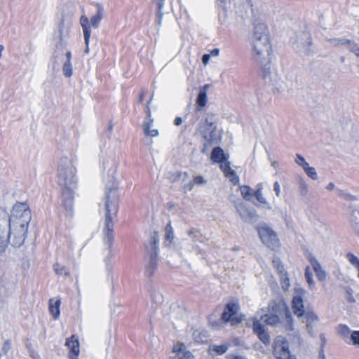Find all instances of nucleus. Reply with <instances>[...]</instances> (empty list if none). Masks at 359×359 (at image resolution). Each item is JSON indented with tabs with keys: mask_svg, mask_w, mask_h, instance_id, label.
<instances>
[{
	"mask_svg": "<svg viewBox=\"0 0 359 359\" xmlns=\"http://www.w3.org/2000/svg\"><path fill=\"white\" fill-rule=\"evenodd\" d=\"M266 0H252V32L250 44L254 60L260 67V74L263 79L268 84H274L276 74L271 69V60L273 55V46L271 39L270 31L268 26L264 22Z\"/></svg>",
	"mask_w": 359,
	"mask_h": 359,
	"instance_id": "1",
	"label": "nucleus"
},
{
	"mask_svg": "<svg viewBox=\"0 0 359 359\" xmlns=\"http://www.w3.org/2000/svg\"><path fill=\"white\" fill-rule=\"evenodd\" d=\"M76 172V168L69 158L62 157L60 159L57 169V181L60 187L59 200L65 215L69 218L74 215V190L78 183Z\"/></svg>",
	"mask_w": 359,
	"mask_h": 359,
	"instance_id": "2",
	"label": "nucleus"
},
{
	"mask_svg": "<svg viewBox=\"0 0 359 359\" xmlns=\"http://www.w3.org/2000/svg\"><path fill=\"white\" fill-rule=\"evenodd\" d=\"M118 196L117 194L116 187H107L106 190V202H105V220L104 228V243L107 245L108 255L107 259L113 257L112 245L114 243V222L112 217L116 216L118 212Z\"/></svg>",
	"mask_w": 359,
	"mask_h": 359,
	"instance_id": "3",
	"label": "nucleus"
},
{
	"mask_svg": "<svg viewBox=\"0 0 359 359\" xmlns=\"http://www.w3.org/2000/svg\"><path fill=\"white\" fill-rule=\"evenodd\" d=\"M240 305L233 301L227 302L224 306L221 317L218 320L214 319V315L209 316L208 321L210 325L216 330H220L224 327L226 324L231 326H237L244 320L245 315L239 313Z\"/></svg>",
	"mask_w": 359,
	"mask_h": 359,
	"instance_id": "4",
	"label": "nucleus"
},
{
	"mask_svg": "<svg viewBox=\"0 0 359 359\" xmlns=\"http://www.w3.org/2000/svg\"><path fill=\"white\" fill-rule=\"evenodd\" d=\"M217 119L215 115L208 114L200 132L203 140L202 153H206L212 145L217 143Z\"/></svg>",
	"mask_w": 359,
	"mask_h": 359,
	"instance_id": "5",
	"label": "nucleus"
},
{
	"mask_svg": "<svg viewBox=\"0 0 359 359\" xmlns=\"http://www.w3.org/2000/svg\"><path fill=\"white\" fill-rule=\"evenodd\" d=\"M9 216L11 226L28 229L32 219V213L27 203H16Z\"/></svg>",
	"mask_w": 359,
	"mask_h": 359,
	"instance_id": "6",
	"label": "nucleus"
},
{
	"mask_svg": "<svg viewBox=\"0 0 359 359\" xmlns=\"http://www.w3.org/2000/svg\"><path fill=\"white\" fill-rule=\"evenodd\" d=\"M279 322L280 319L277 314H264L260 317V319H255L253 322L254 332L260 341L265 345H267L270 342V337L265 329V325L262 323L269 325L276 326Z\"/></svg>",
	"mask_w": 359,
	"mask_h": 359,
	"instance_id": "7",
	"label": "nucleus"
},
{
	"mask_svg": "<svg viewBox=\"0 0 359 359\" xmlns=\"http://www.w3.org/2000/svg\"><path fill=\"white\" fill-rule=\"evenodd\" d=\"M292 48L301 55H309L313 53L311 34L306 32L295 34L290 39Z\"/></svg>",
	"mask_w": 359,
	"mask_h": 359,
	"instance_id": "8",
	"label": "nucleus"
},
{
	"mask_svg": "<svg viewBox=\"0 0 359 359\" xmlns=\"http://www.w3.org/2000/svg\"><path fill=\"white\" fill-rule=\"evenodd\" d=\"M158 238L156 232L151 237L149 246H147V250L149 254V259L145 265L144 274L147 277L154 276L158 269Z\"/></svg>",
	"mask_w": 359,
	"mask_h": 359,
	"instance_id": "9",
	"label": "nucleus"
},
{
	"mask_svg": "<svg viewBox=\"0 0 359 359\" xmlns=\"http://www.w3.org/2000/svg\"><path fill=\"white\" fill-rule=\"evenodd\" d=\"M256 230L262 242L268 248L276 250L280 246V241L276 233L266 223H260L256 226Z\"/></svg>",
	"mask_w": 359,
	"mask_h": 359,
	"instance_id": "10",
	"label": "nucleus"
},
{
	"mask_svg": "<svg viewBox=\"0 0 359 359\" xmlns=\"http://www.w3.org/2000/svg\"><path fill=\"white\" fill-rule=\"evenodd\" d=\"M263 189L264 184L262 182L257 184L255 190L248 187V201H251L258 208L271 210L273 207L264 196Z\"/></svg>",
	"mask_w": 359,
	"mask_h": 359,
	"instance_id": "11",
	"label": "nucleus"
},
{
	"mask_svg": "<svg viewBox=\"0 0 359 359\" xmlns=\"http://www.w3.org/2000/svg\"><path fill=\"white\" fill-rule=\"evenodd\" d=\"M11 228L8 212L0 208V252H4L8 245V231Z\"/></svg>",
	"mask_w": 359,
	"mask_h": 359,
	"instance_id": "12",
	"label": "nucleus"
},
{
	"mask_svg": "<svg viewBox=\"0 0 359 359\" xmlns=\"http://www.w3.org/2000/svg\"><path fill=\"white\" fill-rule=\"evenodd\" d=\"M273 355L277 359H297L289 350V344L286 339L278 336L274 341Z\"/></svg>",
	"mask_w": 359,
	"mask_h": 359,
	"instance_id": "13",
	"label": "nucleus"
},
{
	"mask_svg": "<svg viewBox=\"0 0 359 359\" xmlns=\"http://www.w3.org/2000/svg\"><path fill=\"white\" fill-rule=\"evenodd\" d=\"M28 229L11 226L8 231V243L14 248H20L25 243Z\"/></svg>",
	"mask_w": 359,
	"mask_h": 359,
	"instance_id": "14",
	"label": "nucleus"
},
{
	"mask_svg": "<svg viewBox=\"0 0 359 359\" xmlns=\"http://www.w3.org/2000/svg\"><path fill=\"white\" fill-rule=\"evenodd\" d=\"M304 294V290L302 288L295 289V295L292 299V309L294 313L298 317L303 316L305 313L304 302L302 299Z\"/></svg>",
	"mask_w": 359,
	"mask_h": 359,
	"instance_id": "15",
	"label": "nucleus"
},
{
	"mask_svg": "<svg viewBox=\"0 0 359 359\" xmlns=\"http://www.w3.org/2000/svg\"><path fill=\"white\" fill-rule=\"evenodd\" d=\"M65 345L69 349V359H79V342L78 337L75 335H72L70 337L67 338Z\"/></svg>",
	"mask_w": 359,
	"mask_h": 359,
	"instance_id": "16",
	"label": "nucleus"
},
{
	"mask_svg": "<svg viewBox=\"0 0 359 359\" xmlns=\"http://www.w3.org/2000/svg\"><path fill=\"white\" fill-rule=\"evenodd\" d=\"M219 168L224 172V175L228 177L234 185L238 184L239 178L236 172L231 169L229 161L227 160L226 161H223L222 163L219 164Z\"/></svg>",
	"mask_w": 359,
	"mask_h": 359,
	"instance_id": "17",
	"label": "nucleus"
},
{
	"mask_svg": "<svg viewBox=\"0 0 359 359\" xmlns=\"http://www.w3.org/2000/svg\"><path fill=\"white\" fill-rule=\"evenodd\" d=\"M229 200L234 204V206L240 216L243 219L247 218V207L243 200L237 198L233 195L230 196Z\"/></svg>",
	"mask_w": 359,
	"mask_h": 359,
	"instance_id": "18",
	"label": "nucleus"
},
{
	"mask_svg": "<svg viewBox=\"0 0 359 359\" xmlns=\"http://www.w3.org/2000/svg\"><path fill=\"white\" fill-rule=\"evenodd\" d=\"M97 12L95 15H93L90 20V27L94 29H97L102 19L104 17V8L102 5L100 3H96Z\"/></svg>",
	"mask_w": 359,
	"mask_h": 359,
	"instance_id": "19",
	"label": "nucleus"
},
{
	"mask_svg": "<svg viewBox=\"0 0 359 359\" xmlns=\"http://www.w3.org/2000/svg\"><path fill=\"white\" fill-rule=\"evenodd\" d=\"M349 208L351 209L350 219L352 229L359 236V209L354 206H350Z\"/></svg>",
	"mask_w": 359,
	"mask_h": 359,
	"instance_id": "20",
	"label": "nucleus"
},
{
	"mask_svg": "<svg viewBox=\"0 0 359 359\" xmlns=\"http://www.w3.org/2000/svg\"><path fill=\"white\" fill-rule=\"evenodd\" d=\"M211 160L214 163H218L220 164L222 163L223 161H226L227 160V156L221 147H216L212 151Z\"/></svg>",
	"mask_w": 359,
	"mask_h": 359,
	"instance_id": "21",
	"label": "nucleus"
},
{
	"mask_svg": "<svg viewBox=\"0 0 359 359\" xmlns=\"http://www.w3.org/2000/svg\"><path fill=\"white\" fill-rule=\"evenodd\" d=\"M154 119L151 117L145 118L143 123L144 133L146 136L156 137L158 135V131L156 129L151 130L153 125Z\"/></svg>",
	"mask_w": 359,
	"mask_h": 359,
	"instance_id": "22",
	"label": "nucleus"
},
{
	"mask_svg": "<svg viewBox=\"0 0 359 359\" xmlns=\"http://www.w3.org/2000/svg\"><path fill=\"white\" fill-rule=\"evenodd\" d=\"M60 303V299L55 301L53 299H50L49 300V311L55 320L59 318Z\"/></svg>",
	"mask_w": 359,
	"mask_h": 359,
	"instance_id": "23",
	"label": "nucleus"
},
{
	"mask_svg": "<svg viewBox=\"0 0 359 359\" xmlns=\"http://www.w3.org/2000/svg\"><path fill=\"white\" fill-rule=\"evenodd\" d=\"M80 23L83 28L84 39L86 41L90 37V24L88 18L86 15H82L80 18Z\"/></svg>",
	"mask_w": 359,
	"mask_h": 359,
	"instance_id": "24",
	"label": "nucleus"
},
{
	"mask_svg": "<svg viewBox=\"0 0 359 359\" xmlns=\"http://www.w3.org/2000/svg\"><path fill=\"white\" fill-rule=\"evenodd\" d=\"M187 234L194 243H203L205 240L201 232L196 228H191L187 231Z\"/></svg>",
	"mask_w": 359,
	"mask_h": 359,
	"instance_id": "25",
	"label": "nucleus"
},
{
	"mask_svg": "<svg viewBox=\"0 0 359 359\" xmlns=\"http://www.w3.org/2000/svg\"><path fill=\"white\" fill-rule=\"evenodd\" d=\"M313 269L314 271L316 273V276L319 280L323 281L326 278V273L325 271L321 268L320 264L318 262L315 260L312 263Z\"/></svg>",
	"mask_w": 359,
	"mask_h": 359,
	"instance_id": "26",
	"label": "nucleus"
},
{
	"mask_svg": "<svg viewBox=\"0 0 359 359\" xmlns=\"http://www.w3.org/2000/svg\"><path fill=\"white\" fill-rule=\"evenodd\" d=\"M196 103L198 105L197 110L199 111L201 107L205 106L207 103V93L205 90H201L198 94Z\"/></svg>",
	"mask_w": 359,
	"mask_h": 359,
	"instance_id": "27",
	"label": "nucleus"
},
{
	"mask_svg": "<svg viewBox=\"0 0 359 359\" xmlns=\"http://www.w3.org/2000/svg\"><path fill=\"white\" fill-rule=\"evenodd\" d=\"M53 269L56 274L59 276H68L69 275V269L60 263H55L53 265Z\"/></svg>",
	"mask_w": 359,
	"mask_h": 359,
	"instance_id": "28",
	"label": "nucleus"
},
{
	"mask_svg": "<svg viewBox=\"0 0 359 359\" xmlns=\"http://www.w3.org/2000/svg\"><path fill=\"white\" fill-rule=\"evenodd\" d=\"M298 190L302 196H305L308 194L309 188L306 182L303 178L298 180Z\"/></svg>",
	"mask_w": 359,
	"mask_h": 359,
	"instance_id": "29",
	"label": "nucleus"
},
{
	"mask_svg": "<svg viewBox=\"0 0 359 359\" xmlns=\"http://www.w3.org/2000/svg\"><path fill=\"white\" fill-rule=\"evenodd\" d=\"M165 242H168L169 244L172 243L173 238H174V233H173V229H172V227L171 226V222H169L165 228Z\"/></svg>",
	"mask_w": 359,
	"mask_h": 359,
	"instance_id": "30",
	"label": "nucleus"
},
{
	"mask_svg": "<svg viewBox=\"0 0 359 359\" xmlns=\"http://www.w3.org/2000/svg\"><path fill=\"white\" fill-rule=\"evenodd\" d=\"M280 276V284L283 290L285 291L288 290L290 287V279L287 272L281 273Z\"/></svg>",
	"mask_w": 359,
	"mask_h": 359,
	"instance_id": "31",
	"label": "nucleus"
},
{
	"mask_svg": "<svg viewBox=\"0 0 359 359\" xmlns=\"http://www.w3.org/2000/svg\"><path fill=\"white\" fill-rule=\"evenodd\" d=\"M346 257L352 266L358 270V277L359 278V259L353 253H348Z\"/></svg>",
	"mask_w": 359,
	"mask_h": 359,
	"instance_id": "32",
	"label": "nucleus"
},
{
	"mask_svg": "<svg viewBox=\"0 0 359 359\" xmlns=\"http://www.w3.org/2000/svg\"><path fill=\"white\" fill-rule=\"evenodd\" d=\"M337 193L338 196H339L346 201H356L357 200V198L355 196L351 195V194H349L348 192H347L344 190L337 189Z\"/></svg>",
	"mask_w": 359,
	"mask_h": 359,
	"instance_id": "33",
	"label": "nucleus"
},
{
	"mask_svg": "<svg viewBox=\"0 0 359 359\" xmlns=\"http://www.w3.org/2000/svg\"><path fill=\"white\" fill-rule=\"evenodd\" d=\"M229 348L228 344H222V345H214L212 348V350L215 351L217 355H221L225 353Z\"/></svg>",
	"mask_w": 359,
	"mask_h": 359,
	"instance_id": "34",
	"label": "nucleus"
},
{
	"mask_svg": "<svg viewBox=\"0 0 359 359\" xmlns=\"http://www.w3.org/2000/svg\"><path fill=\"white\" fill-rule=\"evenodd\" d=\"M62 72L65 76L69 78L72 75V65L71 62H65L62 67Z\"/></svg>",
	"mask_w": 359,
	"mask_h": 359,
	"instance_id": "35",
	"label": "nucleus"
},
{
	"mask_svg": "<svg viewBox=\"0 0 359 359\" xmlns=\"http://www.w3.org/2000/svg\"><path fill=\"white\" fill-rule=\"evenodd\" d=\"M273 265L276 269L279 275L286 272L279 258L276 257L273 259Z\"/></svg>",
	"mask_w": 359,
	"mask_h": 359,
	"instance_id": "36",
	"label": "nucleus"
},
{
	"mask_svg": "<svg viewBox=\"0 0 359 359\" xmlns=\"http://www.w3.org/2000/svg\"><path fill=\"white\" fill-rule=\"evenodd\" d=\"M332 46H346L349 42L348 39H331L329 40Z\"/></svg>",
	"mask_w": 359,
	"mask_h": 359,
	"instance_id": "37",
	"label": "nucleus"
},
{
	"mask_svg": "<svg viewBox=\"0 0 359 359\" xmlns=\"http://www.w3.org/2000/svg\"><path fill=\"white\" fill-rule=\"evenodd\" d=\"M348 50L354 53L357 57H359V46L354 41L349 40L347 43Z\"/></svg>",
	"mask_w": 359,
	"mask_h": 359,
	"instance_id": "38",
	"label": "nucleus"
},
{
	"mask_svg": "<svg viewBox=\"0 0 359 359\" xmlns=\"http://www.w3.org/2000/svg\"><path fill=\"white\" fill-rule=\"evenodd\" d=\"M185 351V346L183 343H177L172 347V352L177 353V356L182 355V353Z\"/></svg>",
	"mask_w": 359,
	"mask_h": 359,
	"instance_id": "39",
	"label": "nucleus"
},
{
	"mask_svg": "<svg viewBox=\"0 0 359 359\" xmlns=\"http://www.w3.org/2000/svg\"><path fill=\"white\" fill-rule=\"evenodd\" d=\"M305 278L309 287L312 288L314 286V281L312 278V272L309 267H306L305 269Z\"/></svg>",
	"mask_w": 359,
	"mask_h": 359,
	"instance_id": "40",
	"label": "nucleus"
},
{
	"mask_svg": "<svg viewBox=\"0 0 359 359\" xmlns=\"http://www.w3.org/2000/svg\"><path fill=\"white\" fill-rule=\"evenodd\" d=\"M271 309L273 311L277 313L279 312L280 309H285V304L280 302H273L271 305Z\"/></svg>",
	"mask_w": 359,
	"mask_h": 359,
	"instance_id": "41",
	"label": "nucleus"
},
{
	"mask_svg": "<svg viewBox=\"0 0 359 359\" xmlns=\"http://www.w3.org/2000/svg\"><path fill=\"white\" fill-rule=\"evenodd\" d=\"M245 31V29L244 22L238 23L236 31L237 36L239 37L244 36Z\"/></svg>",
	"mask_w": 359,
	"mask_h": 359,
	"instance_id": "42",
	"label": "nucleus"
},
{
	"mask_svg": "<svg viewBox=\"0 0 359 359\" xmlns=\"http://www.w3.org/2000/svg\"><path fill=\"white\" fill-rule=\"evenodd\" d=\"M305 172L312 180H315L318 179V174L315 168L311 167L310 168H308Z\"/></svg>",
	"mask_w": 359,
	"mask_h": 359,
	"instance_id": "43",
	"label": "nucleus"
},
{
	"mask_svg": "<svg viewBox=\"0 0 359 359\" xmlns=\"http://www.w3.org/2000/svg\"><path fill=\"white\" fill-rule=\"evenodd\" d=\"M11 341L9 339H7L4 341V345L1 348V353L2 355H6L8 351L11 349Z\"/></svg>",
	"mask_w": 359,
	"mask_h": 359,
	"instance_id": "44",
	"label": "nucleus"
},
{
	"mask_svg": "<svg viewBox=\"0 0 359 359\" xmlns=\"http://www.w3.org/2000/svg\"><path fill=\"white\" fill-rule=\"evenodd\" d=\"M178 359H194V356L191 351H185L179 355Z\"/></svg>",
	"mask_w": 359,
	"mask_h": 359,
	"instance_id": "45",
	"label": "nucleus"
},
{
	"mask_svg": "<svg viewBox=\"0 0 359 359\" xmlns=\"http://www.w3.org/2000/svg\"><path fill=\"white\" fill-rule=\"evenodd\" d=\"M163 10H158V9H157V11H156V24L158 26H161V24H162V20H163Z\"/></svg>",
	"mask_w": 359,
	"mask_h": 359,
	"instance_id": "46",
	"label": "nucleus"
},
{
	"mask_svg": "<svg viewBox=\"0 0 359 359\" xmlns=\"http://www.w3.org/2000/svg\"><path fill=\"white\" fill-rule=\"evenodd\" d=\"M353 344L359 346V331H354L351 335Z\"/></svg>",
	"mask_w": 359,
	"mask_h": 359,
	"instance_id": "47",
	"label": "nucleus"
},
{
	"mask_svg": "<svg viewBox=\"0 0 359 359\" xmlns=\"http://www.w3.org/2000/svg\"><path fill=\"white\" fill-rule=\"evenodd\" d=\"M346 300L350 303H353L355 302V299L353 294V290L351 289H348L346 290Z\"/></svg>",
	"mask_w": 359,
	"mask_h": 359,
	"instance_id": "48",
	"label": "nucleus"
},
{
	"mask_svg": "<svg viewBox=\"0 0 359 359\" xmlns=\"http://www.w3.org/2000/svg\"><path fill=\"white\" fill-rule=\"evenodd\" d=\"M192 182L194 184H204L206 182L204 177L201 175L194 177Z\"/></svg>",
	"mask_w": 359,
	"mask_h": 359,
	"instance_id": "49",
	"label": "nucleus"
},
{
	"mask_svg": "<svg viewBox=\"0 0 359 359\" xmlns=\"http://www.w3.org/2000/svg\"><path fill=\"white\" fill-rule=\"evenodd\" d=\"M306 162L305 158L300 154H296L295 163L302 166Z\"/></svg>",
	"mask_w": 359,
	"mask_h": 359,
	"instance_id": "50",
	"label": "nucleus"
},
{
	"mask_svg": "<svg viewBox=\"0 0 359 359\" xmlns=\"http://www.w3.org/2000/svg\"><path fill=\"white\" fill-rule=\"evenodd\" d=\"M273 190L276 193V196L279 197L280 196V186L278 182H275L273 184Z\"/></svg>",
	"mask_w": 359,
	"mask_h": 359,
	"instance_id": "51",
	"label": "nucleus"
},
{
	"mask_svg": "<svg viewBox=\"0 0 359 359\" xmlns=\"http://www.w3.org/2000/svg\"><path fill=\"white\" fill-rule=\"evenodd\" d=\"M153 1L156 4V8L158 10H163V8L164 6L165 0H153Z\"/></svg>",
	"mask_w": 359,
	"mask_h": 359,
	"instance_id": "52",
	"label": "nucleus"
},
{
	"mask_svg": "<svg viewBox=\"0 0 359 359\" xmlns=\"http://www.w3.org/2000/svg\"><path fill=\"white\" fill-rule=\"evenodd\" d=\"M240 191L241 195L243 196V199L246 200L247 198V186L243 185L240 187Z\"/></svg>",
	"mask_w": 359,
	"mask_h": 359,
	"instance_id": "53",
	"label": "nucleus"
},
{
	"mask_svg": "<svg viewBox=\"0 0 359 359\" xmlns=\"http://www.w3.org/2000/svg\"><path fill=\"white\" fill-rule=\"evenodd\" d=\"M210 54H204L203 56H202V62L205 65H207L208 62H209V60H210Z\"/></svg>",
	"mask_w": 359,
	"mask_h": 359,
	"instance_id": "54",
	"label": "nucleus"
},
{
	"mask_svg": "<svg viewBox=\"0 0 359 359\" xmlns=\"http://www.w3.org/2000/svg\"><path fill=\"white\" fill-rule=\"evenodd\" d=\"M306 319L307 320H317V316L313 313H306Z\"/></svg>",
	"mask_w": 359,
	"mask_h": 359,
	"instance_id": "55",
	"label": "nucleus"
},
{
	"mask_svg": "<svg viewBox=\"0 0 359 359\" xmlns=\"http://www.w3.org/2000/svg\"><path fill=\"white\" fill-rule=\"evenodd\" d=\"M150 102H151V100L147 102V106H146V109H145V112L147 114L146 118L151 117V109L149 107Z\"/></svg>",
	"mask_w": 359,
	"mask_h": 359,
	"instance_id": "56",
	"label": "nucleus"
},
{
	"mask_svg": "<svg viewBox=\"0 0 359 359\" xmlns=\"http://www.w3.org/2000/svg\"><path fill=\"white\" fill-rule=\"evenodd\" d=\"M219 49L217 48H215L211 50L210 55L212 56H217V55H219Z\"/></svg>",
	"mask_w": 359,
	"mask_h": 359,
	"instance_id": "57",
	"label": "nucleus"
},
{
	"mask_svg": "<svg viewBox=\"0 0 359 359\" xmlns=\"http://www.w3.org/2000/svg\"><path fill=\"white\" fill-rule=\"evenodd\" d=\"M194 186V184L193 183L192 181H191L189 184H187L184 186V189L187 190L191 191L193 189Z\"/></svg>",
	"mask_w": 359,
	"mask_h": 359,
	"instance_id": "58",
	"label": "nucleus"
},
{
	"mask_svg": "<svg viewBox=\"0 0 359 359\" xmlns=\"http://www.w3.org/2000/svg\"><path fill=\"white\" fill-rule=\"evenodd\" d=\"M65 55L66 57V61L65 62H71V58H72V53H71V52L69 50L67 51L65 53Z\"/></svg>",
	"mask_w": 359,
	"mask_h": 359,
	"instance_id": "59",
	"label": "nucleus"
},
{
	"mask_svg": "<svg viewBox=\"0 0 359 359\" xmlns=\"http://www.w3.org/2000/svg\"><path fill=\"white\" fill-rule=\"evenodd\" d=\"M182 123V118L181 117H176L174 120V123L175 126H180Z\"/></svg>",
	"mask_w": 359,
	"mask_h": 359,
	"instance_id": "60",
	"label": "nucleus"
},
{
	"mask_svg": "<svg viewBox=\"0 0 359 359\" xmlns=\"http://www.w3.org/2000/svg\"><path fill=\"white\" fill-rule=\"evenodd\" d=\"M84 41H85V44H86V48H85V50H84V53H88V51H89V41H90V39H88L87 41L86 39H84Z\"/></svg>",
	"mask_w": 359,
	"mask_h": 359,
	"instance_id": "61",
	"label": "nucleus"
},
{
	"mask_svg": "<svg viewBox=\"0 0 359 359\" xmlns=\"http://www.w3.org/2000/svg\"><path fill=\"white\" fill-rule=\"evenodd\" d=\"M334 188H335V186L333 182H330L326 187V189L329 191L333 190V189H334Z\"/></svg>",
	"mask_w": 359,
	"mask_h": 359,
	"instance_id": "62",
	"label": "nucleus"
},
{
	"mask_svg": "<svg viewBox=\"0 0 359 359\" xmlns=\"http://www.w3.org/2000/svg\"><path fill=\"white\" fill-rule=\"evenodd\" d=\"M144 95H145V92L144 90H142L139 95V102L140 103L142 102V101L144 100Z\"/></svg>",
	"mask_w": 359,
	"mask_h": 359,
	"instance_id": "63",
	"label": "nucleus"
},
{
	"mask_svg": "<svg viewBox=\"0 0 359 359\" xmlns=\"http://www.w3.org/2000/svg\"><path fill=\"white\" fill-rule=\"evenodd\" d=\"M301 167L304 169V172H306L308 168H311L306 161Z\"/></svg>",
	"mask_w": 359,
	"mask_h": 359,
	"instance_id": "64",
	"label": "nucleus"
}]
</instances>
